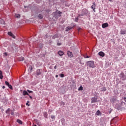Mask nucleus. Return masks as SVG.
Segmentation results:
<instances>
[{"instance_id": "e433bc0d", "label": "nucleus", "mask_w": 126, "mask_h": 126, "mask_svg": "<svg viewBox=\"0 0 126 126\" xmlns=\"http://www.w3.org/2000/svg\"><path fill=\"white\" fill-rule=\"evenodd\" d=\"M84 14H83V12H82V14H81L80 15H79V16H84Z\"/></svg>"}, {"instance_id": "f257e3e1", "label": "nucleus", "mask_w": 126, "mask_h": 126, "mask_svg": "<svg viewBox=\"0 0 126 126\" xmlns=\"http://www.w3.org/2000/svg\"><path fill=\"white\" fill-rule=\"evenodd\" d=\"M61 14H62V12L59 10H57L53 13V15H54V17L56 18V19H58L59 17H61Z\"/></svg>"}, {"instance_id": "de8ad7c7", "label": "nucleus", "mask_w": 126, "mask_h": 126, "mask_svg": "<svg viewBox=\"0 0 126 126\" xmlns=\"http://www.w3.org/2000/svg\"><path fill=\"white\" fill-rule=\"evenodd\" d=\"M124 100H125V101L126 102V97H124Z\"/></svg>"}, {"instance_id": "6ab92c4d", "label": "nucleus", "mask_w": 126, "mask_h": 126, "mask_svg": "<svg viewBox=\"0 0 126 126\" xmlns=\"http://www.w3.org/2000/svg\"><path fill=\"white\" fill-rule=\"evenodd\" d=\"M100 114H101V112L99 110H97L95 113L96 116H100Z\"/></svg>"}, {"instance_id": "1a4fd4ad", "label": "nucleus", "mask_w": 126, "mask_h": 126, "mask_svg": "<svg viewBox=\"0 0 126 126\" xmlns=\"http://www.w3.org/2000/svg\"><path fill=\"white\" fill-rule=\"evenodd\" d=\"M42 74V73L41 72V70L39 69H38L36 70V75H41Z\"/></svg>"}, {"instance_id": "79ce46f5", "label": "nucleus", "mask_w": 126, "mask_h": 126, "mask_svg": "<svg viewBox=\"0 0 126 126\" xmlns=\"http://www.w3.org/2000/svg\"><path fill=\"white\" fill-rule=\"evenodd\" d=\"M11 115L12 116H13L14 115V113H13V112H12L11 113Z\"/></svg>"}, {"instance_id": "9d476101", "label": "nucleus", "mask_w": 126, "mask_h": 126, "mask_svg": "<svg viewBox=\"0 0 126 126\" xmlns=\"http://www.w3.org/2000/svg\"><path fill=\"white\" fill-rule=\"evenodd\" d=\"M8 35H9V36H11V37H12L14 39H15V36H14V34H13L11 33V32H8Z\"/></svg>"}, {"instance_id": "864d4df0", "label": "nucleus", "mask_w": 126, "mask_h": 126, "mask_svg": "<svg viewBox=\"0 0 126 126\" xmlns=\"http://www.w3.org/2000/svg\"><path fill=\"white\" fill-rule=\"evenodd\" d=\"M109 113H110V114H111V111H110V112H109Z\"/></svg>"}, {"instance_id": "3c124183", "label": "nucleus", "mask_w": 126, "mask_h": 126, "mask_svg": "<svg viewBox=\"0 0 126 126\" xmlns=\"http://www.w3.org/2000/svg\"><path fill=\"white\" fill-rule=\"evenodd\" d=\"M32 126H37V125L33 124V125H32Z\"/></svg>"}, {"instance_id": "c756f323", "label": "nucleus", "mask_w": 126, "mask_h": 126, "mask_svg": "<svg viewBox=\"0 0 126 126\" xmlns=\"http://www.w3.org/2000/svg\"><path fill=\"white\" fill-rule=\"evenodd\" d=\"M5 83L6 85H7V86H8L10 85L9 83L7 81H5Z\"/></svg>"}, {"instance_id": "a878e982", "label": "nucleus", "mask_w": 126, "mask_h": 126, "mask_svg": "<svg viewBox=\"0 0 126 126\" xmlns=\"http://www.w3.org/2000/svg\"><path fill=\"white\" fill-rule=\"evenodd\" d=\"M16 17H17V18H20V14H16L15 15Z\"/></svg>"}, {"instance_id": "c9c22d12", "label": "nucleus", "mask_w": 126, "mask_h": 126, "mask_svg": "<svg viewBox=\"0 0 126 126\" xmlns=\"http://www.w3.org/2000/svg\"><path fill=\"white\" fill-rule=\"evenodd\" d=\"M62 123H64V120L63 119H62ZM63 126H64V124L62 123Z\"/></svg>"}, {"instance_id": "8fccbe9b", "label": "nucleus", "mask_w": 126, "mask_h": 126, "mask_svg": "<svg viewBox=\"0 0 126 126\" xmlns=\"http://www.w3.org/2000/svg\"><path fill=\"white\" fill-rule=\"evenodd\" d=\"M54 68H55V69H57V66L56 65L54 66Z\"/></svg>"}, {"instance_id": "a18cd8bd", "label": "nucleus", "mask_w": 126, "mask_h": 126, "mask_svg": "<svg viewBox=\"0 0 126 126\" xmlns=\"http://www.w3.org/2000/svg\"><path fill=\"white\" fill-rule=\"evenodd\" d=\"M2 88L3 89H4V88H5V87L4 86H3L2 87Z\"/></svg>"}, {"instance_id": "f704fd0d", "label": "nucleus", "mask_w": 126, "mask_h": 126, "mask_svg": "<svg viewBox=\"0 0 126 126\" xmlns=\"http://www.w3.org/2000/svg\"><path fill=\"white\" fill-rule=\"evenodd\" d=\"M8 111H10V109L8 108L7 110L6 111V114H8Z\"/></svg>"}, {"instance_id": "49530a36", "label": "nucleus", "mask_w": 126, "mask_h": 126, "mask_svg": "<svg viewBox=\"0 0 126 126\" xmlns=\"http://www.w3.org/2000/svg\"><path fill=\"white\" fill-rule=\"evenodd\" d=\"M30 68H31V70H32V66H30Z\"/></svg>"}, {"instance_id": "a19ab883", "label": "nucleus", "mask_w": 126, "mask_h": 126, "mask_svg": "<svg viewBox=\"0 0 126 126\" xmlns=\"http://www.w3.org/2000/svg\"><path fill=\"white\" fill-rule=\"evenodd\" d=\"M85 58H86V59H89V58H90L89 56H87L86 57H85Z\"/></svg>"}, {"instance_id": "aec40b11", "label": "nucleus", "mask_w": 126, "mask_h": 126, "mask_svg": "<svg viewBox=\"0 0 126 126\" xmlns=\"http://www.w3.org/2000/svg\"><path fill=\"white\" fill-rule=\"evenodd\" d=\"M78 90L79 91H82V90H83V87H82V86H80V87L78 88Z\"/></svg>"}, {"instance_id": "9b49d317", "label": "nucleus", "mask_w": 126, "mask_h": 126, "mask_svg": "<svg viewBox=\"0 0 126 126\" xmlns=\"http://www.w3.org/2000/svg\"><path fill=\"white\" fill-rule=\"evenodd\" d=\"M98 55L100 57H105V53L103 52L102 51H100L98 53Z\"/></svg>"}, {"instance_id": "7c9ffc66", "label": "nucleus", "mask_w": 126, "mask_h": 126, "mask_svg": "<svg viewBox=\"0 0 126 126\" xmlns=\"http://www.w3.org/2000/svg\"><path fill=\"white\" fill-rule=\"evenodd\" d=\"M78 17H76L75 18V22H78Z\"/></svg>"}, {"instance_id": "09e8293b", "label": "nucleus", "mask_w": 126, "mask_h": 126, "mask_svg": "<svg viewBox=\"0 0 126 126\" xmlns=\"http://www.w3.org/2000/svg\"><path fill=\"white\" fill-rule=\"evenodd\" d=\"M61 104H62L63 105H64V102H61Z\"/></svg>"}, {"instance_id": "5fc2aeb1", "label": "nucleus", "mask_w": 126, "mask_h": 126, "mask_svg": "<svg viewBox=\"0 0 126 126\" xmlns=\"http://www.w3.org/2000/svg\"><path fill=\"white\" fill-rule=\"evenodd\" d=\"M25 7H26V6H25Z\"/></svg>"}, {"instance_id": "603ef678", "label": "nucleus", "mask_w": 126, "mask_h": 126, "mask_svg": "<svg viewBox=\"0 0 126 126\" xmlns=\"http://www.w3.org/2000/svg\"><path fill=\"white\" fill-rule=\"evenodd\" d=\"M109 0V1H110V2L112 1V0Z\"/></svg>"}, {"instance_id": "a211bd4d", "label": "nucleus", "mask_w": 126, "mask_h": 126, "mask_svg": "<svg viewBox=\"0 0 126 126\" xmlns=\"http://www.w3.org/2000/svg\"><path fill=\"white\" fill-rule=\"evenodd\" d=\"M121 34H122V35H125L126 34V30H122L121 31Z\"/></svg>"}, {"instance_id": "393cba45", "label": "nucleus", "mask_w": 126, "mask_h": 126, "mask_svg": "<svg viewBox=\"0 0 126 126\" xmlns=\"http://www.w3.org/2000/svg\"><path fill=\"white\" fill-rule=\"evenodd\" d=\"M58 35L55 34L52 37V39H55L56 38H58Z\"/></svg>"}, {"instance_id": "cd10ccee", "label": "nucleus", "mask_w": 126, "mask_h": 126, "mask_svg": "<svg viewBox=\"0 0 126 126\" xmlns=\"http://www.w3.org/2000/svg\"><path fill=\"white\" fill-rule=\"evenodd\" d=\"M24 60V58L23 57H22L19 59L20 62H23Z\"/></svg>"}, {"instance_id": "72a5a7b5", "label": "nucleus", "mask_w": 126, "mask_h": 126, "mask_svg": "<svg viewBox=\"0 0 126 126\" xmlns=\"http://www.w3.org/2000/svg\"><path fill=\"white\" fill-rule=\"evenodd\" d=\"M27 92H29V93H33V91H30L29 90H27Z\"/></svg>"}, {"instance_id": "423d86ee", "label": "nucleus", "mask_w": 126, "mask_h": 126, "mask_svg": "<svg viewBox=\"0 0 126 126\" xmlns=\"http://www.w3.org/2000/svg\"><path fill=\"white\" fill-rule=\"evenodd\" d=\"M91 103H97V98L96 97H92Z\"/></svg>"}, {"instance_id": "b1692460", "label": "nucleus", "mask_w": 126, "mask_h": 126, "mask_svg": "<svg viewBox=\"0 0 126 126\" xmlns=\"http://www.w3.org/2000/svg\"><path fill=\"white\" fill-rule=\"evenodd\" d=\"M106 90H107L106 87H103L101 89V91H106Z\"/></svg>"}, {"instance_id": "dca6fc26", "label": "nucleus", "mask_w": 126, "mask_h": 126, "mask_svg": "<svg viewBox=\"0 0 126 126\" xmlns=\"http://www.w3.org/2000/svg\"><path fill=\"white\" fill-rule=\"evenodd\" d=\"M3 78V76H2V71L0 70V79H2Z\"/></svg>"}, {"instance_id": "6e6552de", "label": "nucleus", "mask_w": 126, "mask_h": 126, "mask_svg": "<svg viewBox=\"0 0 126 126\" xmlns=\"http://www.w3.org/2000/svg\"><path fill=\"white\" fill-rule=\"evenodd\" d=\"M73 27H74V26H73V27H67L65 29V31H69V30H71V29H73Z\"/></svg>"}, {"instance_id": "0eeeda50", "label": "nucleus", "mask_w": 126, "mask_h": 126, "mask_svg": "<svg viewBox=\"0 0 126 126\" xmlns=\"http://www.w3.org/2000/svg\"><path fill=\"white\" fill-rule=\"evenodd\" d=\"M82 12L86 16H87V14H88V11L86 9L83 10Z\"/></svg>"}, {"instance_id": "39448f33", "label": "nucleus", "mask_w": 126, "mask_h": 126, "mask_svg": "<svg viewBox=\"0 0 126 126\" xmlns=\"http://www.w3.org/2000/svg\"><path fill=\"white\" fill-rule=\"evenodd\" d=\"M67 56L68 57H69V58H72V57H73V54H72V52L70 51H68Z\"/></svg>"}, {"instance_id": "4468645a", "label": "nucleus", "mask_w": 126, "mask_h": 126, "mask_svg": "<svg viewBox=\"0 0 126 126\" xmlns=\"http://www.w3.org/2000/svg\"><path fill=\"white\" fill-rule=\"evenodd\" d=\"M116 101H117V99L116 98V97H112L110 99V102H111V103H115Z\"/></svg>"}, {"instance_id": "c03bdc74", "label": "nucleus", "mask_w": 126, "mask_h": 126, "mask_svg": "<svg viewBox=\"0 0 126 126\" xmlns=\"http://www.w3.org/2000/svg\"><path fill=\"white\" fill-rule=\"evenodd\" d=\"M29 97H30V99H32L33 97H32V96H31V95H29Z\"/></svg>"}, {"instance_id": "f8f14e48", "label": "nucleus", "mask_w": 126, "mask_h": 126, "mask_svg": "<svg viewBox=\"0 0 126 126\" xmlns=\"http://www.w3.org/2000/svg\"><path fill=\"white\" fill-rule=\"evenodd\" d=\"M109 26V24L107 23H104L102 25V28H106V27H108Z\"/></svg>"}, {"instance_id": "2eb2a0df", "label": "nucleus", "mask_w": 126, "mask_h": 126, "mask_svg": "<svg viewBox=\"0 0 126 126\" xmlns=\"http://www.w3.org/2000/svg\"><path fill=\"white\" fill-rule=\"evenodd\" d=\"M58 55H59V56H60V57H62V56H63V54L64 53L63 52V51H59L58 52Z\"/></svg>"}, {"instance_id": "2f4dec72", "label": "nucleus", "mask_w": 126, "mask_h": 126, "mask_svg": "<svg viewBox=\"0 0 126 126\" xmlns=\"http://www.w3.org/2000/svg\"><path fill=\"white\" fill-rule=\"evenodd\" d=\"M51 119H53V120L56 119V117L54 115H51Z\"/></svg>"}, {"instance_id": "412c9836", "label": "nucleus", "mask_w": 126, "mask_h": 126, "mask_svg": "<svg viewBox=\"0 0 126 126\" xmlns=\"http://www.w3.org/2000/svg\"><path fill=\"white\" fill-rule=\"evenodd\" d=\"M17 123H18L20 125H22V121L19 119L17 120Z\"/></svg>"}, {"instance_id": "ea45409f", "label": "nucleus", "mask_w": 126, "mask_h": 126, "mask_svg": "<svg viewBox=\"0 0 126 126\" xmlns=\"http://www.w3.org/2000/svg\"><path fill=\"white\" fill-rule=\"evenodd\" d=\"M4 56L6 57V56H7V53L5 52V53H4Z\"/></svg>"}, {"instance_id": "c85d7f7f", "label": "nucleus", "mask_w": 126, "mask_h": 126, "mask_svg": "<svg viewBox=\"0 0 126 126\" xmlns=\"http://www.w3.org/2000/svg\"><path fill=\"white\" fill-rule=\"evenodd\" d=\"M59 75L60 77H62V78L64 77V75L63 74H60Z\"/></svg>"}, {"instance_id": "7ed1b4c3", "label": "nucleus", "mask_w": 126, "mask_h": 126, "mask_svg": "<svg viewBox=\"0 0 126 126\" xmlns=\"http://www.w3.org/2000/svg\"><path fill=\"white\" fill-rule=\"evenodd\" d=\"M120 77L121 79H122V80H126V73L125 74V73L122 72L120 74Z\"/></svg>"}, {"instance_id": "4be33fe9", "label": "nucleus", "mask_w": 126, "mask_h": 126, "mask_svg": "<svg viewBox=\"0 0 126 126\" xmlns=\"http://www.w3.org/2000/svg\"><path fill=\"white\" fill-rule=\"evenodd\" d=\"M43 15H42V14H39L38 15V18H39V19H43Z\"/></svg>"}, {"instance_id": "5701e85b", "label": "nucleus", "mask_w": 126, "mask_h": 126, "mask_svg": "<svg viewBox=\"0 0 126 126\" xmlns=\"http://www.w3.org/2000/svg\"><path fill=\"white\" fill-rule=\"evenodd\" d=\"M35 122L36 123V125H37L38 126L41 125V123H40V122L39 121H38L37 120H36Z\"/></svg>"}, {"instance_id": "f3484780", "label": "nucleus", "mask_w": 126, "mask_h": 126, "mask_svg": "<svg viewBox=\"0 0 126 126\" xmlns=\"http://www.w3.org/2000/svg\"><path fill=\"white\" fill-rule=\"evenodd\" d=\"M43 116L44 118H45L46 119H48V113H47V112H44Z\"/></svg>"}, {"instance_id": "ddd939ff", "label": "nucleus", "mask_w": 126, "mask_h": 126, "mask_svg": "<svg viewBox=\"0 0 126 126\" xmlns=\"http://www.w3.org/2000/svg\"><path fill=\"white\" fill-rule=\"evenodd\" d=\"M23 96H26V95H28V96H29V94H28V92H27V91H23Z\"/></svg>"}, {"instance_id": "bb28decb", "label": "nucleus", "mask_w": 126, "mask_h": 126, "mask_svg": "<svg viewBox=\"0 0 126 126\" xmlns=\"http://www.w3.org/2000/svg\"><path fill=\"white\" fill-rule=\"evenodd\" d=\"M30 103V101H28L26 103V106H28V107H29L30 106V104H29Z\"/></svg>"}, {"instance_id": "473e14b6", "label": "nucleus", "mask_w": 126, "mask_h": 126, "mask_svg": "<svg viewBox=\"0 0 126 126\" xmlns=\"http://www.w3.org/2000/svg\"><path fill=\"white\" fill-rule=\"evenodd\" d=\"M8 87H9L10 89H12V86H11V85H9Z\"/></svg>"}, {"instance_id": "37998d69", "label": "nucleus", "mask_w": 126, "mask_h": 126, "mask_svg": "<svg viewBox=\"0 0 126 126\" xmlns=\"http://www.w3.org/2000/svg\"><path fill=\"white\" fill-rule=\"evenodd\" d=\"M55 77H56V78H58V77H59V75H56Z\"/></svg>"}, {"instance_id": "f03ea898", "label": "nucleus", "mask_w": 126, "mask_h": 126, "mask_svg": "<svg viewBox=\"0 0 126 126\" xmlns=\"http://www.w3.org/2000/svg\"><path fill=\"white\" fill-rule=\"evenodd\" d=\"M88 65L90 67H92L93 68H94L95 67V65L94 64V62L93 61H89L87 62Z\"/></svg>"}, {"instance_id": "20e7f679", "label": "nucleus", "mask_w": 126, "mask_h": 126, "mask_svg": "<svg viewBox=\"0 0 126 126\" xmlns=\"http://www.w3.org/2000/svg\"><path fill=\"white\" fill-rule=\"evenodd\" d=\"M95 6H96V3L95 2L93 3V5L91 6V8L93 9L94 12H95Z\"/></svg>"}, {"instance_id": "4c0bfd02", "label": "nucleus", "mask_w": 126, "mask_h": 126, "mask_svg": "<svg viewBox=\"0 0 126 126\" xmlns=\"http://www.w3.org/2000/svg\"><path fill=\"white\" fill-rule=\"evenodd\" d=\"M1 21H2V22L1 23V24H3L4 25V24H5L4 23V21H3V20H1Z\"/></svg>"}, {"instance_id": "58836bf2", "label": "nucleus", "mask_w": 126, "mask_h": 126, "mask_svg": "<svg viewBox=\"0 0 126 126\" xmlns=\"http://www.w3.org/2000/svg\"><path fill=\"white\" fill-rule=\"evenodd\" d=\"M61 45H62V43H57V46H61Z\"/></svg>"}]
</instances>
